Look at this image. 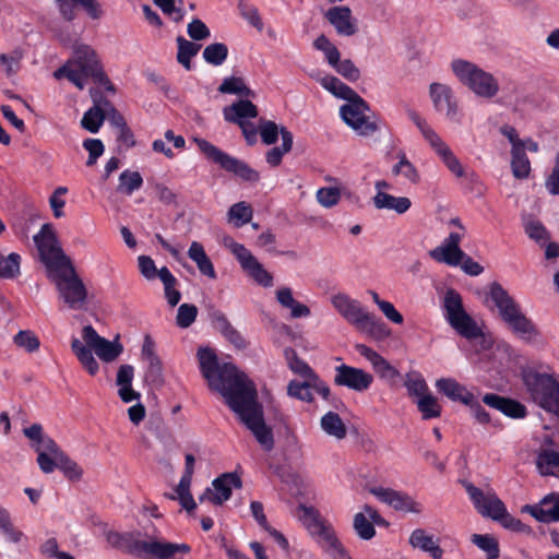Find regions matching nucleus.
<instances>
[{
  "label": "nucleus",
  "instance_id": "1",
  "mask_svg": "<svg viewBox=\"0 0 559 559\" xmlns=\"http://www.w3.org/2000/svg\"><path fill=\"white\" fill-rule=\"evenodd\" d=\"M199 367L211 390L218 392L229 408L253 433L260 445L272 450V430L265 425L263 409L258 402L253 382L230 362H219L214 350L201 347L198 350Z\"/></svg>",
  "mask_w": 559,
  "mask_h": 559
},
{
  "label": "nucleus",
  "instance_id": "2",
  "mask_svg": "<svg viewBox=\"0 0 559 559\" xmlns=\"http://www.w3.org/2000/svg\"><path fill=\"white\" fill-rule=\"evenodd\" d=\"M33 239L39 260L46 269L48 280L55 284L59 299L69 309H84L87 289L71 259L61 248L52 226L44 224Z\"/></svg>",
  "mask_w": 559,
  "mask_h": 559
},
{
  "label": "nucleus",
  "instance_id": "3",
  "mask_svg": "<svg viewBox=\"0 0 559 559\" xmlns=\"http://www.w3.org/2000/svg\"><path fill=\"white\" fill-rule=\"evenodd\" d=\"M56 79L67 78L79 90H83L88 79L99 84L112 86L98 60L96 51L88 45L78 44L73 48L72 58L53 72Z\"/></svg>",
  "mask_w": 559,
  "mask_h": 559
},
{
  "label": "nucleus",
  "instance_id": "4",
  "mask_svg": "<svg viewBox=\"0 0 559 559\" xmlns=\"http://www.w3.org/2000/svg\"><path fill=\"white\" fill-rule=\"evenodd\" d=\"M107 542L115 548L131 555L154 559H182L191 550L188 544H176L162 540H141L132 533L108 532Z\"/></svg>",
  "mask_w": 559,
  "mask_h": 559
},
{
  "label": "nucleus",
  "instance_id": "5",
  "mask_svg": "<svg viewBox=\"0 0 559 559\" xmlns=\"http://www.w3.org/2000/svg\"><path fill=\"white\" fill-rule=\"evenodd\" d=\"M82 341L74 337L71 341V349L91 376L98 372L99 365L94 358L92 350L97 357L105 361H114L121 353L122 345L118 341H108L100 336L92 325H85L82 330Z\"/></svg>",
  "mask_w": 559,
  "mask_h": 559
},
{
  "label": "nucleus",
  "instance_id": "6",
  "mask_svg": "<svg viewBox=\"0 0 559 559\" xmlns=\"http://www.w3.org/2000/svg\"><path fill=\"white\" fill-rule=\"evenodd\" d=\"M295 516L330 559H352L332 525L321 518L318 510L306 504H299L295 511Z\"/></svg>",
  "mask_w": 559,
  "mask_h": 559
},
{
  "label": "nucleus",
  "instance_id": "7",
  "mask_svg": "<svg viewBox=\"0 0 559 559\" xmlns=\"http://www.w3.org/2000/svg\"><path fill=\"white\" fill-rule=\"evenodd\" d=\"M488 299L497 308L501 320L515 335L525 341H531L538 335L533 321L523 313L520 305L500 284L490 285Z\"/></svg>",
  "mask_w": 559,
  "mask_h": 559
},
{
  "label": "nucleus",
  "instance_id": "8",
  "mask_svg": "<svg viewBox=\"0 0 559 559\" xmlns=\"http://www.w3.org/2000/svg\"><path fill=\"white\" fill-rule=\"evenodd\" d=\"M525 391L532 402L559 417V377L554 372L525 369L522 372Z\"/></svg>",
  "mask_w": 559,
  "mask_h": 559
},
{
  "label": "nucleus",
  "instance_id": "9",
  "mask_svg": "<svg viewBox=\"0 0 559 559\" xmlns=\"http://www.w3.org/2000/svg\"><path fill=\"white\" fill-rule=\"evenodd\" d=\"M450 68L457 81L475 96L492 99L499 95V80L478 64L465 59H454Z\"/></svg>",
  "mask_w": 559,
  "mask_h": 559
},
{
  "label": "nucleus",
  "instance_id": "10",
  "mask_svg": "<svg viewBox=\"0 0 559 559\" xmlns=\"http://www.w3.org/2000/svg\"><path fill=\"white\" fill-rule=\"evenodd\" d=\"M463 485L479 514L499 521L506 528L511 531L521 532L524 530V524L507 512L504 503L491 488L483 490L468 481L463 483Z\"/></svg>",
  "mask_w": 559,
  "mask_h": 559
},
{
  "label": "nucleus",
  "instance_id": "11",
  "mask_svg": "<svg viewBox=\"0 0 559 559\" xmlns=\"http://www.w3.org/2000/svg\"><path fill=\"white\" fill-rule=\"evenodd\" d=\"M331 304L337 313L349 324L361 332L372 336L384 333V324L373 313L368 312L364 306L345 293L331 296Z\"/></svg>",
  "mask_w": 559,
  "mask_h": 559
},
{
  "label": "nucleus",
  "instance_id": "12",
  "mask_svg": "<svg viewBox=\"0 0 559 559\" xmlns=\"http://www.w3.org/2000/svg\"><path fill=\"white\" fill-rule=\"evenodd\" d=\"M442 309L447 322L463 337L476 338L480 330L465 311L461 295L454 289H448L442 300Z\"/></svg>",
  "mask_w": 559,
  "mask_h": 559
},
{
  "label": "nucleus",
  "instance_id": "13",
  "mask_svg": "<svg viewBox=\"0 0 559 559\" xmlns=\"http://www.w3.org/2000/svg\"><path fill=\"white\" fill-rule=\"evenodd\" d=\"M194 142L209 160L219 165L224 170L233 173L246 181L257 182L259 180V173L247 163L223 152L204 139L195 138Z\"/></svg>",
  "mask_w": 559,
  "mask_h": 559
},
{
  "label": "nucleus",
  "instance_id": "14",
  "mask_svg": "<svg viewBox=\"0 0 559 559\" xmlns=\"http://www.w3.org/2000/svg\"><path fill=\"white\" fill-rule=\"evenodd\" d=\"M369 114V105L359 95L340 108L342 120L357 134L364 136L371 135L379 129L377 122L371 119Z\"/></svg>",
  "mask_w": 559,
  "mask_h": 559
},
{
  "label": "nucleus",
  "instance_id": "15",
  "mask_svg": "<svg viewBox=\"0 0 559 559\" xmlns=\"http://www.w3.org/2000/svg\"><path fill=\"white\" fill-rule=\"evenodd\" d=\"M224 246L235 255L241 269L252 277L259 285L271 287L273 285V276L255 257L241 243L236 242L233 238L226 237Z\"/></svg>",
  "mask_w": 559,
  "mask_h": 559
},
{
  "label": "nucleus",
  "instance_id": "16",
  "mask_svg": "<svg viewBox=\"0 0 559 559\" xmlns=\"http://www.w3.org/2000/svg\"><path fill=\"white\" fill-rule=\"evenodd\" d=\"M333 382L337 386L361 393L371 388L373 376L361 368L341 364L334 367Z\"/></svg>",
  "mask_w": 559,
  "mask_h": 559
},
{
  "label": "nucleus",
  "instance_id": "17",
  "mask_svg": "<svg viewBox=\"0 0 559 559\" xmlns=\"http://www.w3.org/2000/svg\"><path fill=\"white\" fill-rule=\"evenodd\" d=\"M324 19L338 36L352 37L358 33V20L347 5H334L323 13Z\"/></svg>",
  "mask_w": 559,
  "mask_h": 559
},
{
  "label": "nucleus",
  "instance_id": "18",
  "mask_svg": "<svg viewBox=\"0 0 559 559\" xmlns=\"http://www.w3.org/2000/svg\"><path fill=\"white\" fill-rule=\"evenodd\" d=\"M429 95L438 112L444 114L452 121L457 120L459 105L451 86L433 82L429 85Z\"/></svg>",
  "mask_w": 559,
  "mask_h": 559
},
{
  "label": "nucleus",
  "instance_id": "19",
  "mask_svg": "<svg viewBox=\"0 0 559 559\" xmlns=\"http://www.w3.org/2000/svg\"><path fill=\"white\" fill-rule=\"evenodd\" d=\"M376 498L393 509L407 513L419 514L423 512L421 503L417 502L409 495L384 487H373L370 489Z\"/></svg>",
  "mask_w": 559,
  "mask_h": 559
},
{
  "label": "nucleus",
  "instance_id": "20",
  "mask_svg": "<svg viewBox=\"0 0 559 559\" xmlns=\"http://www.w3.org/2000/svg\"><path fill=\"white\" fill-rule=\"evenodd\" d=\"M212 487L206 489L200 500L209 499L214 504H222L230 498L233 488L241 487V479L235 473H227L214 479Z\"/></svg>",
  "mask_w": 559,
  "mask_h": 559
},
{
  "label": "nucleus",
  "instance_id": "21",
  "mask_svg": "<svg viewBox=\"0 0 559 559\" xmlns=\"http://www.w3.org/2000/svg\"><path fill=\"white\" fill-rule=\"evenodd\" d=\"M312 382V378L304 379V381L292 380L287 385V393L290 397L307 403L313 401V392H317L324 400H328L330 395L328 384L320 377L317 378L316 385H313Z\"/></svg>",
  "mask_w": 559,
  "mask_h": 559
},
{
  "label": "nucleus",
  "instance_id": "22",
  "mask_svg": "<svg viewBox=\"0 0 559 559\" xmlns=\"http://www.w3.org/2000/svg\"><path fill=\"white\" fill-rule=\"evenodd\" d=\"M522 512L531 514L538 522L551 523L559 521V495L544 497L537 504H525Z\"/></svg>",
  "mask_w": 559,
  "mask_h": 559
},
{
  "label": "nucleus",
  "instance_id": "23",
  "mask_svg": "<svg viewBox=\"0 0 559 559\" xmlns=\"http://www.w3.org/2000/svg\"><path fill=\"white\" fill-rule=\"evenodd\" d=\"M483 402L487 406L497 409L513 419H522L527 415L524 404L498 394L487 393L483 396Z\"/></svg>",
  "mask_w": 559,
  "mask_h": 559
},
{
  "label": "nucleus",
  "instance_id": "24",
  "mask_svg": "<svg viewBox=\"0 0 559 559\" xmlns=\"http://www.w3.org/2000/svg\"><path fill=\"white\" fill-rule=\"evenodd\" d=\"M275 299L283 309L289 311V318L293 320L309 318L311 316L310 308L295 298L294 290L289 286L277 287L275 290Z\"/></svg>",
  "mask_w": 559,
  "mask_h": 559
},
{
  "label": "nucleus",
  "instance_id": "25",
  "mask_svg": "<svg viewBox=\"0 0 559 559\" xmlns=\"http://www.w3.org/2000/svg\"><path fill=\"white\" fill-rule=\"evenodd\" d=\"M435 385L439 393L453 402H460L464 405L472 402L474 394L453 378H440L436 381Z\"/></svg>",
  "mask_w": 559,
  "mask_h": 559
},
{
  "label": "nucleus",
  "instance_id": "26",
  "mask_svg": "<svg viewBox=\"0 0 559 559\" xmlns=\"http://www.w3.org/2000/svg\"><path fill=\"white\" fill-rule=\"evenodd\" d=\"M56 2L60 13L68 21L75 16L73 5L81 7L93 20H98L103 15L100 4L96 0H56Z\"/></svg>",
  "mask_w": 559,
  "mask_h": 559
},
{
  "label": "nucleus",
  "instance_id": "27",
  "mask_svg": "<svg viewBox=\"0 0 559 559\" xmlns=\"http://www.w3.org/2000/svg\"><path fill=\"white\" fill-rule=\"evenodd\" d=\"M408 543L413 548L429 554L432 559H441L443 556L438 540L424 528L414 530L409 535Z\"/></svg>",
  "mask_w": 559,
  "mask_h": 559
},
{
  "label": "nucleus",
  "instance_id": "28",
  "mask_svg": "<svg viewBox=\"0 0 559 559\" xmlns=\"http://www.w3.org/2000/svg\"><path fill=\"white\" fill-rule=\"evenodd\" d=\"M258 116L257 106L248 99L238 100L230 106L224 108V118L229 122L240 124L247 122L248 118H255Z\"/></svg>",
  "mask_w": 559,
  "mask_h": 559
},
{
  "label": "nucleus",
  "instance_id": "29",
  "mask_svg": "<svg viewBox=\"0 0 559 559\" xmlns=\"http://www.w3.org/2000/svg\"><path fill=\"white\" fill-rule=\"evenodd\" d=\"M372 203L377 210L393 211L396 214H404L412 206V201L407 197H394L389 193H376Z\"/></svg>",
  "mask_w": 559,
  "mask_h": 559
},
{
  "label": "nucleus",
  "instance_id": "30",
  "mask_svg": "<svg viewBox=\"0 0 559 559\" xmlns=\"http://www.w3.org/2000/svg\"><path fill=\"white\" fill-rule=\"evenodd\" d=\"M444 166L457 178L465 176V169L449 145L440 139L431 146Z\"/></svg>",
  "mask_w": 559,
  "mask_h": 559
},
{
  "label": "nucleus",
  "instance_id": "31",
  "mask_svg": "<svg viewBox=\"0 0 559 559\" xmlns=\"http://www.w3.org/2000/svg\"><path fill=\"white\" fill-rule=\"evenodd\" d=\"M188 257L197 264L201 274L210 278H216L214 265L207 257L202 243L192 241L188 249Z\"/></svg>",
  "mask_w": 559,
  "mask_h": 559
},
{
  "label": "nucleus",
  "instance_id": "32",
  "mask_svg": "<svg viewBox=\"0 0 559 559\" xmlns=\"http://www.w3.org/2000/svg\"><path fill=\"white\" fill-rule=\"evenodd\" d=\"M318 82L321 84V86L326 90L329 93H331L333 96L344 99L346 102H349L354 97H357V93L343 83L340 79L333 76V75H325L322 78H318Z\"/></svg>",
  "mask_w": 559,
  "mask_h": 559
},
{
  "label": "nucleus",
  "instance_id": "33",
  "mask_svg": "<svg viewBox=\"0 0 559 559\" xmlns=\"http://www.w3.org/2000/svg\"><path fill=\"white\" fill-rule=\"evenodd\" d=\"M22 257L17 252L0 251V278L15 280L21 275Z\"/></svg>",
  "mask_w": 559,
  "mask_h": 559
},
{
  "label": "nucleus",
  "instance_id": "34",
  "mask_svg": "<svg viewBox=\"0 0 559 559\" xmlns=\"http://www.w3.org/2000/svg\"><path fill=\"white\" fill-rule=\"evenodd\" d=\"M25 437L32 441V448L37 450H49L51 453L56 451L58 444L47 435L44 433L39 424H33L23 430Z\"/></svg>",
  "mask_w": 559,
  "mask_h": 559
},
{
  "label": "nucleus",
  "instance_id": "35",
  "mask_svg": "<svg viewBox=\"0 0 559 559\" xmlns=\"http://www.w3.org/2000/svg\"><path fill=\"white\" fill-rule=\"evenodd\" d=\"M320 425L322 430L336 440H343L347 435V428L343 419L335 412H328L321 417Z\"/></svg>",
  "mask_w": 559,
  "mask_h": 559
},
{
  "label": "nucleus",
  "instance_id": "36",
  "mask_svg": "<svg viewBox=\"0 0 559 559\" xmlns=\"http://www.w3.org/2000/svg\"><path fill=\"white\" fill-rule=\"evenodd\" d=\"M429 255L437 262L444 263L450 266H459L465 252L461 248L448 247L439 245L429 252Z\"/></svg>",
  "mask_w": 559,
  "mask_h": 559
},
{
  "label": "nucleus",
  "instance_id": "37",
  "mask_svg": "<svg viewBox=\"0 0 559 559\" xmlns=\"http://www.w3.org/2000/svg\"><path fill=\"white\" fill-rule=\"evenodd\" d=\"M57 460L58 468L64 474V476L72 480L78 481L82 478L83 469L71 460L59 447L51 453Z\"/></svg>",
  "mask_w": 559,
  "mask_h": 559
},
{
  "label": "nucleus",
  "instance_id": "38",
  "mask_svg": "<svg viewBox=\"0 0 559 559\" xmlns=\"http://www.w3.org/2000/svg\"><path fill=\"white\" fill-rule=\"evenodd\" d=\"M158 278L162 281L164 285V293L167 302L175 307L179 304L181 299L180 292L176 288L178 281L168 270V267L163 266L158 271Z\"/></svg>",
  "mask_w": 559,
  "mask_h": 559
},
{
  "label": "nucleus",
  "instance_id": "39",
  "mask_svg": "<svg viewBox=\"0 0 559 559\" xmlns=\"http://www.w3.org/2000/svg\"><path fill=\"white\" fill-rule=\"evenodd\" d=\"M282 146L273 147L266 153V162L272 167L281 164L283 156L292 150L293 134L286 128H281Z\"/></svg>",
  "mask_w": 559,
  "mask_h": 559
},
{
  "label": "nucleus",
  "instance_id": "40",
  "mask_svg": "<svg viewBox=\"0 0 559 559\" xmlns=\"http://www.w3.org/2000/svg\"><path fill=\"white\" fill-rule=\"evenodd\" d=\"M536 465L542 475L559 476V453L552 450H544L538 454Z\"/></svg>",
  "mask_w": 559,
  "mask_h": 559
},
{
  "label": "nucleus",
  "instance_id": "41",
  "mask_svg": "<svg viewBox=\"0 0 559 559\" xmlns=\"http://www.w3.org/2000/svg\"><path fill=\"white\" fill-rule=\"evenodd\" d=\"M511 168L515 178L524 179L528 177L531 173V163L524 152V147L511 150Z\"/></svg>",
  "mask_w": 559,
  "mask_h": 559
},
{
  "label": "nucleus",
  "instance_id": "42",
  "mask_svg": "<svg viewBox=\"0 0 559 559\" xmlns=\"http://www.w3.org/2000/svg\"><path fill=\"white\" fill-rule=\"evenodd\" d=\"M176 41L178 45L177 60L187 70H190L191 59L197 56L201 49V45L190 41L182 36L177 37Z\"/></svg>",
  "mask_w": 559,
  "mask_h": 559
},
{
  "label": "nucleus",
  "instance_id": "43",
  "mask_svg": "<svg viewBox=\"0 0 559 559\" xmlns=\"http://www.w3.org/2000/svg\"><path fill=\"white\" fill-rule=\"evenodd\" d=\"M105 120V110H104V103L102 105H96L92 108H90L84 115L81 120V126L92 132L96 133L98 132L99 128L102 127L103 122Z\"/></svg>",
  "mask_w": 559,
  "mask_h": 559
},
{
  "label": "nucleus",
  "instance_id": "44",
  "mask_svg": "<svg viewBox=\"0 0 559 559\" xmlns=\"http://www.w3.org/2000/svg\"><path fill=\"white\" fill-rule=\"evenodd\" d=\"M418 411L421 413L423 419L437 418L441 415V406L431 393H427L416 400Z\"/></svg>",
  "mask_w": 559,
  "mask_h": 559
},
{
  "label": "nucleus",
  "instance_id": "45",
  "mask_svg": "<svg viewBox=\"0 0 559 559\" xmlns=\"http://www.w3.org/2000/svg\"><path fill=\"white\" fill-rule=\"evenodd\" d=\"M286 357L288 367L294 373L299 374L304 379L312 378V381H314L312 384L316 385V381L319 376L306 361L301 360L293 349L286 350Z\"/></svg>",
  "mask_w": 559,
  "mask_h": 559
},
{
  "label": "nucleus",
  "instance_id": "46",
  "mask_svg": "<svg viewBox=\"0 0 559 559\" xmlns=\"http://www.w3.org/2000/svg\"><path fill=\"white\" fill-rule=\"evenodd\" d=\"M228 56V47L223 43H213L207 45L202 52L204 61L212 66L223 64Z\"/></svg>",
  "mask_w": 559,
  "mask_h": 559
},
{
  "label": "nucleus",
  "instance_id": "47",
  "mask_svg": "<svg viewBox=\"0 0 559 559\" xmlns=\"http://www.w3.org/2000/svg\"><path fill=\"white\" fill-rule=\"evenodd\" d=\"M404 385L409 396L419 399L429 392L424 377L417 371H409L405 376Z\"/></svg>",
  "mask_w": 559,
  "mask_h": 559
},
{
  "label": "nucleus",
  "instance_id": "48",
  "mask_svg": "<svg viewBox=\"0 0 559 559\" xmlns=\"http://www.w3.org/2000/svg\"><path fill=\"white\" fill-rule=\"evenodd\" d=\"M218 92L222 94H237L243 96H254V92L251 91L241 78L229 76L225 78L222 84L218 86Z\"/></svg>",
  "mask_w": 559,
  "mask_h": 559
},
{
  "label": "nucleus",
  "instance_id": "49",
  "mask_svg": "<svg viewBox=\"0 0 559 559\" xmlns=\"http://www.w3.org/2000/svg\"><path fill=\"white\" fill-rule=\"evenodd\" d=\"M143 185V178L139 171L124 170L119 176L118 190L127 195H131Z\"/></svg>",
  "mask_w": 559,
  "mask_h": 559
},
{
  "label": "nucleus",
  "instance_id": "50",
  "mask_svg": "<svg viewBox=\"0 0 559 559\" xmlns=\"http://www.w3.org/2000/svg\"><path fill=\"white\" fill-rule=\"evenodd\" d=\"M472 543L486 552L487 559L499 558V545L495 537L488 534H474L472 536Z\"/></svg>",
  "mask_w": 559,
  "mask_h": 559
},
{
  "label": "nucleus",
  "instance_id": "51",
  "mask_svg": "<svg viewBox=\"0 0 559 559\" xmlns=\"http://www.w3.org/2000/svg\"><path fill=\"white\" fill-rule=\"evenodd\" d=\"M191 481H182L179 480V484L176 487L175 495H169V499H177L181 507L188 512L193 511L197 508V503L190 491Z\"/></svg>",
  "mask_w": 559,
  "mask_h": 559
},
{
  "label": "nucleus",
  "instance_id": "52",
  "mask_svg": "<svg viewBox=\"0 0 559 559\" xmlns=\"http://www.w3.org/2000/svg\"><path fill=\"white\" fill-rule=\"evenodd\" d=\"M252 218V209L246 202H238L230 206L228 211V219L234 223L236 227H241L249 223Z\"/></svg>",
  "mask_w": 559,
  "mask_h": 559
},
{
  "label": "nucleus",
  "instance_id": "53",
  "mask_svg": "<svg viewBox=\"0 0 559 559\" xmlns=\"http://www.w3.org/2000/svg\"><path fill=\"white\" fill-rule=\"evenodd\" d=\"M342 192L340 187H322L317 190L316 199L321 206L330 209L340 202Z\"/></svg>",
  "mask_w": 559,
  "mask_h": 559
},
{
  "label": "nucleus",
  "instance_id": "54",
  "mask_svg": "<svg viewBox=\"0 0 559 559\" xmlns=\"http://www.w3.org/2000/svg\"><path fill=\"white\" fill-rule=\"evenodd\" d=\"M392 173L394 176H403L408 181L416 183L419 181V174L415 166L407 159L405 154L400 156V160L392 168Z\"/></svg>",
  "mask_w": 559,
  "mask_h": 559
},
{
  "label": "nucleus",
  "instance_id": "55",
  "mask_svg": "<svg viewBox=\"0 0 559 559\" xmlns=\"http://www.w3.org/2000/svg\"><path fill=\"white\" fill-rule=\"evenodd\" d=\"M198 308L194 305L182 304L178 308L176 323L181 329L189 328L197 318Z\"/></svg>",
  "mask_w": 559,
  "mask_h": 559
},
{
  "label": "nucleus",
  "instance_id": "56",
  "mask_svg": "<svg viewBox=\"0 0 559 559\" xmlns=\"http://www.w3.org/2000/svg\"><path fill=\"white\" fill-rule=\"evenodd\" d=\"M13 341L16 346L24 348L28 353L36 352L40 345L38 337L28 330L20 331Z\"/></svg>",
  "mask_w": 559,
  "mask_h": 559
},
{
  "label": "nucleus",
  "instance_id": "57",
  "mask_svg": "<svg viewBox=\"0 0 559 559\" xmlns=\"http://www.w3.org/2000/svg\"><path fill=\"white\" fill-rule=\"evenodd\" d=\"M354 528L361 539H371L376 534V530L372 523L366 518L364 513H357L354 516Z\"/></svg>",
  "mask_w": 559,
  "mask_h": 559
},
{
  "label": "nucleus",
  "instance_id": "58",
  "mask_svg": "<svg viewBox=\"0 0 559 559\" xmlns=\"http://www.w3.org/2000/svg\"><path fill=\"white\" fill-rule=\"evenodd\" d=\"M67 193L68 188L60 186L56 188L52 194L49 197V205L56 218H61L64 216L63 207L66 205V200L63 199V197Z\"/></svg>",
  "mask_w": 559,
  "mask_h": 559
},
{
  "label": "nucleus",
  "instance_id": "59",
  "mask_svg": "<svg viewBox=\"0 0 559 559\" xmlns=\"http://www.w3.org/2000/svg\"><path fill=\"white\" fill-rule=\"evenodd\" d=\"M524 229L526 235L537 242L546 241L548 239V233L539 221L533 218L525 219Z\"/></svg>",
  "mask_w": 559,
  "mask_h": 559
},
{
  "label": "nucleus",
  "instance_id": "60",
  "mask_svg": "<svg viewBox=\"0 0 559 559\" xmlns=\"http://www.w3.org/2000/svg\"><path fill=\"white\" fill-rule=\"evenodd\" d=\"M187 33L192 40H205L211 36L210 28L200 19H193L188 24Z\"/></svg>",
  "mask_w": 559,
  "mask_h": 559
},
{
  "label": "nucleus",
  "instance_id": "61",
  "mask_svg": "<svg viewBox=\"0 0 559 559\" xmlns=\"http://www.w3.org/2000/svg\"><path fill=\"white\" fill-rule=\"evenodd\" d=\"M372 368L384 380L392 381L400 377L399 370L382 356L372 365Z\"/></svg>",
  "mask_w": 559,
  "mask_h": 559
},
{
  "label": "nucleus",
  "instance_id": "62",
  "mask_svg": "<svg viewBox=\"0 0 559 559\" xmlns=\"http://www.w3.org/2000/svg\"><path fill=\"white\" fill-rule=\"evenodd\" d=\"M259 130L262 141L267 145L274 144L278 139V133H281L276 123L269 120H262Z\"/></svg>",
  "mask_w": 559,
  "mask_h": 559
},
{
  "label": "nucleus",
  "instance_id": "63",
  "mask_svg": "<svg viewBox=\"0 0 559 559\" xmlns=\"http://www.w3.org/2000/svg\"><path fill=\"white\" fill-rule=\"evenodd\" d=\"M22 57L23 55L20 50H14L11 55H0V64L4 68V72L8 76L17 72Z\"/></svg>",
  "mask_w": 559,
  "mask_h": 559
},
{
  "label": "nucleus",
  "instance_id": "64",
  "mask_svg": "<svg viewBox=\"0 0 559 559\" xmlns=\"http://www.w3.org/2000/svg\"><path fill=\"white\" fill-rule=\"evenodd\" d=\"M338 74L350 82H356L360 78L359 69L349 59L340 60L336 67H333Z\"/></svg>",
  "mask_w": 559,
  "mask_h": 559
}]
</instances>
